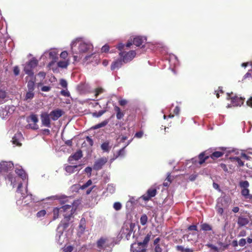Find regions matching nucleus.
Instances as JSON below:
<instances>
[{"instance_id":"f257e3e1","label":"nucleus","mask_w":252,"mask_h":252,"mask_svg":"<svg viewBox=\"0 0 252 252\" xmlns=\"http://www.w3.org/2000/svg\"><path fill=\"white\" fill-rule=\"evenodd\" d=\"M96 247L99 252H112L114 246V241L106 237H101L96 243Z\"/></svg>"},{"instance_id":"f03ea898","label":"nucleus","mask_w":252,"mask_h":252,"mask_svg":"<svg viewBox=\"0 0 252 252\" xmlns=\"http://www.w3.org/2000/svg\"><path fill=\"white\" fill-rule=\"evenodd\" d=\"M150 236L147 235L143 242L134 243L131 245L130 251L131 252H145L147 244L150 241Z\"/></svg>"},{"instance_id":"7ed1b4c3","label":"nucleus","mask_w":252,"mask_h":252,"mask_svg":"<svg viewBox=\"0 0 252 252\" xmlns=\"http://www.w3.org/2000/svg\"><path fill=\"white\" fill-rule=\"evenodd\" d=\"M78 44V50L80 53H87L93 46L91 44L82 41L80 39H76L73 41L71 44V48L73 50V47H75Z\"/></svg>"},{"instance_id":"20e7f679","label":"nucleus","mask_w":252,"mask_h":252,"mask_svg":"<svg viewBox=\"0 0 252 252\" xmlns=\"http://www.w3.org/2000/svg\"><path fill=\"white\" fill-rule=\"evenodd\" d=\"M37 64L38 61L34 58H32L26 63L24 68V72L30 77L34 76L33 69L37 66Z\"/></svg>"},{"instance_id":"39448f33","label":"nucleus","mask_w":252,"mask_h":252,"mask_svg":"<svg viewBox=\"0 0 252 252\" xmlns=\"http://www.w3.org/2000/svg\"><path fill=\"white\" fill-rule=\"evenodd\" d=\"M239 187L241 189V194L246 199L252 198V195L250 194L248 188L250 186L248 181H241L239 182Z\"/></svg>"},{"instance_id":"423d86ee","label":"nucleus","mask_w":252,"mask_h":252,"mask_svg":"<svg viewBox=\"0 0 252 252\" xmlns=\"http://www.w3.org/2000/svg\"><path fill=\"white\" fill-rule=\"evenodd\" d=\"M135 51L131 50L128 52L121 51L119 55L125 63L130 62L136 56Z\"/></svg>"},{"instance_id":"0eeeda50","label":"nucleus","mask_w":252,"mask_h":252,"mask_svg":"<svg viewBox=\"0 0 252 252\" xmlns=\"http://www.w3.org/2000/svg\"><path fill=\"white\" fill-rule=\"evenodd\" d=\"M73 203L70 205H65L60 208L56 207L53 209V220H55L59 218V214L65 213L68 210H72Z\"/></svg>"},{"instance_id":"6e6552de","label":"nucleus","mask_w":252,"mask_h":252,"mask_svg":"<svg viewBox=\"0 0 252 252\" xmlns=\"http://www.w3.org/2000/svg\"><path fill=\"white\" fill-rule=\"evenodd\" d=\"M14 168L13 164L9 161H2L0 163V174L5 175L9 172L13 170Z\"/></svg>"},{"instance_id":"1a4fd4ad","label":"nucleus","mask_w":252,"mask_h":252,"mask_svg":"<svg viewBox=\"0 0 252 252\" xmlns=\"http://www.w3.org/2000/svg\"><path fill=\"white\" fill-rule=\"evenodd\" d=\"M134 224L132 223L125 224L122 229V235L125 236L127 240H129L133 231Z\"/></svg>"},{"instance_id":"9d476101","label":"nucleus","mask_w":252,"mask_h":252,"mask_svg":"<svg viewBox=\"0 0 252 252\" xmlns=\"http://www.w3.org/2000/svg\"><path fill=\"white\" fill-rule=\"evenodd\" d=\"M40 118H41V121L42 125L43 126L48 127H51V117L49 114H48L47 112H43L40 115Z\"/></svg>"},{"instance_id":"9b49d317","label":"nucleus","mask_w":252,"mask_h":252,"mask_svg":"<svg viewBox=\"0 0 252 252\" xmlns=\"http://www.w3.org/2000/svg\"><path fill=\"white\" fill-rule=\"evenodd\" d=\"M157 190L155 188H150L148 189L146 193L141 196V198L144 201H147L150 200L152 197L156 195Z\"/></svg>"},{"instance_id":"f8f14e48","label":"nucleus","mask_w":252,"mask_h":252,"mask_svg":"<svg viewBox=\"0 0 252 252\" xmlns=\"http://www.w3.org/2000/svg\"><path fill=\"white\" fill-rule=\"evenodd\" d=\"M108 159L106 157H102L96 160L94 165V169L95 170H100L103 166L107 162Z\"/></svg>"},{"instance_id":"ddd939ff","label":"nucleus","mask_w":252,"mask_h":252,"mask_svg":"<svg viewBox=\"0 0 252 252\" xmlns=\"http://www.w3.org/2000/svg\"><path fill=\"white\" fill-rule=\"evenodd\" d=\"M81 165H65L64 167L65 171L69 174H72L76 171L79 172L81 168Z\"/></svg>"},{"instance_id":"4468645a","label":"nucleus","mask_w":252,"mask_h":252,"mask_svg":"<svg viewBox=\"0 0 252 252\" xmlns=\"http://www.w3.org/2000/svg\"><path fill=\"white\" fill-rule=\"evenodd\" d=\"M63 114V111L60 109H57L52 111L49 115H50L51 119L53 121L57 120L60 118Z\"/></svg>"},{"instance_id":"2eb2a0df","label":"nucleus","mask_w":252,"mask_h":252,"mask_svg":"<svg viewBox=\"0 0 252 252\" xmlns=\"http://www.w3.org/2000/svg\"><path fill=\"white\" fill-rule=\"evenodd\" d=\"M83 156L82 152L81 150H79L77 151L73 155H71L68 158V161L70 164H73L72 162L73 160H78L80 159Z\"/></svg>"},{"instance_id":"dca6fc26","label":"nucleus","mask_w":252,"mask_h":252,"mask_svg":"<svg viewBox=\"0 0 252 252\" xmlns=\"http://www.w3.org/2000/svg\"><path fill=\"white\" fill-rule=\"evenodd\" d=\"M22 138L23 136L21 133L17 132L13 137L12 142L13 144L19 146L21 145V141L22 139Z\"/></svg>"},{"instance_id":"f3484780","label":"nucleus","mask_w":252,"mask_h":252,"mask_svg":"<svg viewBox=\"0 0 252 252\" xmlns=\"http://www.w3.org/2000/svg\"><path fill=\"white\" fill-rule=\"evenodd\" d=\"M200 230L204 232H208L209 231H212V234H214V232L213 230V226L206 222L202 223L200 224Z\"/></svg>"},{"instance_id":"a211bd4d","label":"nucleus","mask_w":252,"mask_h":252,"mask_svg":"<svg viewBox=\"0 0 252 252\" xmlns=\"http://www.w3.org/2000/svg\"><path fill=\"white\" fill-rule=\"evenodd\" d=\"M14 111V107L13 106L7 105L1 111L0 114L5 116H8L9 114H11Z\"/></svg>"},{"instance_id":"6ab92c4d","label":"nucleus","mask_w":252,"mask_h":252,"mask_svg":"<svg viewBox=\"0 0 252 252\" xmlns=\"http://www.w3.org/2000/svg\"><path fill=\"white\" fill-rule=\"evenodd\" d=\"M124 63V62L121 59L116 60L111 64V69L114 70L116 69H119L121 67Z\"/></svg>"},{"instance_id":"aec40b11","label":"nucleus","mask_w":252,"mask_h":252,"mask_svg":"<svg viewBox=\"0 0 252 252\" xmlns=\"http://www.w3.org/2000/svg\"><path fill=\"white\" fill-rule=\"evenodd\" d=\"M209 158V156L206 153V151L200 153L198 156V162L199 165L204 163Z\"/></svg>"},{"instance_id":"412c9836","label":"nucleus","mask_w":252,"mask_h":252,"mask_svg":"<svg viewBox=\"0 0 252 252\" xmlns=\"http://www.w3.org/2000/svg\"><path fill=\"white\" fill-rule=\"evenodd\" d=\"M249 222V220L247 218L243 217H239L237 220V224L240 227L246 226Z\"/></svg>"},{"instance_id":"4be33fe9","label":"nucleus","mask_w":252,"mask_h":252,"mask_svg":"<svg viewBox=\"0 0 252 252\" xmlns=\"http://www.w3.org/2000/svg\"><path fill=\"white\" fill-rule=\"evenodd\" d=\"M232 104L234 106H241L244 103V99L242 97H239L237 96L236 97H233Z\"/></svg>"},{"instance_id":"5701e85b","label":"nucleus","mask_w":252,"mask_h":252,"mask_svg":"<svg viewBox=\"0 0 252 252\" xmlns=\"http://www.w3.org/2000/svg\"><path fill=\"white\" fill-rule=\"evenodd\" d=\"M35 77L33 76L31 77V79L28 81L27 84V87L28 91H33L34 90Z\"/></svg>"},{"instance_id":"b1692460","label":"nucleus","mask_w":252,"mask_h":252,"mask_svg":"<svg viewBox=\"0 0 252 252\" xmlns=\"http://www.w3.org/2000/svg\"><path fill=\"white\" fill-rule=\"evenodd\" d=\"M114 110L116 113V118L118 120H121L125 115V113L118 106H114Z\"/></svg>"},{"instance_id":"393cba45","label":"nucleus","mask_w":252,"mask_h":252,"mask_svg":"<svg viewBox=\"0 0 252 252\" xmlns=\"http://www.w3.org/2000/svg\"><path fill=\"white\" fill-rule=\"evenodd\" d=\"M5 175V178L6 180H7L9 182H11V185L14 187V183L15 182V178L13 176V175L10 173L8 172L6 173Z\"/></svg>"},{"instance_id":"a878e982","label":"nucleus","mask_w":252,"mask_h":252,"mask_svg":"<svg viewBox=\"0 0 252 252\" xmlns=\"http://www.w3.org/2000/svg\"><path fill=\"white\" fill-rule=\"evenodd\" d=\"M144 39L141 36H136L133 39V44L136 46H140L142 45Z\"/></svg>"},{"instance_id":"bb28decb","label":"nucleus","mask_w":252,"mask_h":252,"mask_svg":"<svg viewBox=\"0 0 252 252\" xmlns=\"http://www.w3.org/2000/svg\"><path fill=\"white\" fill-rule=\"evenodd\" d=\"M229 160H230L232 162H237L238 166H243L244 165V162L242 161V160L238 157H230Z\"/></svg>"},{"instance_id":"cd10ccee","label":"nucleus","mask_w":252,"mask_h":252,"mask_svg":"<svg viewBox=\"0 0 252 252\" xmlns=\"http://www.w3.org/2000/svg\"><path fill=\"white\" fill-rule=\"evenodd\" d=\"M57 55V53L54 51L50 52L49 54V58L52 59V61L50 63V65L53 64L55 62H56L57 60L58 59Z\"/></svg>"},{"instance_id":"c85d7f7f","label":"nucleus","mask_w":252,"mask_h":252,"mask_svg":"<svg viewBox=\"0 0 252 252\" xmlns=\"http://www.w3.org/2000/svg\"><path fill=\"white\" fill-rule=\"evenodd\" d=\"M224 153L222 152L216 151L213 153L209 157L212 158L213 159L218 158H219L221 157L223 155Z\"/></svg>"},{"instance_id":"c756f323","label":"nucleus","mask_w":252,"mask_h":252,"mask_svg":"<svg viewBox=\"0 0 252 252\" xmlns=\"http://www.w3.org/2000/svg\"><path fill=\"white\" fill-rule=\"evenodd\" d=\"M15 173L22 179H26V174L25 171L23 169H16Z\"/></svg>"},{"instance_id":"7c9ffc66","label":"nucleus","mask_w":252,"mask_h":252,"mask_svg":"<svg viewBox=\"0 0 252 252\" xmlns=\"http://www.w3.org/2000/svg\"><path fill=\"white\" fill-rule=\"evenodd\" d=\"M108 123V120H106L102 122L101 123L93 126L92 127V128L93 129H96L99 128L100 127H104V126H106Z\"/></svg>"},{"instance_id":"2f4dec72","label":"nucleus","mask_w":252,"mask_h":252,"mask_svg":"<svg viewBox=\"0 0 252 252\" xmlns=\"http://www.w3.org/2000/svg\"><path fill=\"white\" fill-rule=\"evenodd\" d=\"M30 118L31 121L34 123V126L32 128L34 129H37L38 126L36 124L38 122V119L37 116L36 115L32 114Z\"/></svg>"},{"instance_id":"473e14b6","label":"nucleus","mask_w":252,"mask_h":252,"mask_svg":"<svg viewBox=\"0 0 252 252\" xmlns=\"http://www.w3.org/2000/svg\"><path fill=\"white\" fill-rule=\"evenodd\" d=\"M101 149L105 152H108L111 147L109 146V142L108 141L103 143L101 145Z\"/></svg>"},{"instance_id":"72a5a7b5","label":"nucleus","mask_w":252,"mask_h":252,"mask_svg":"<svg viewBox=\"0 0 252 252\" xmlns=\"http://www.w3.org/2000/svg\"><path fill=\"white\" fill-rule=\"evenodd\" d=\"M206 246L210 248L211 250L213 251V252H219V249L212 244L208 243L206 245Z\"/></svg>"},{"instance_id":"f704fd0d","label":"nucleus","mask_w":252,"mask_h":252,"mask_svg":"<svg viewBox=\"0 0 252 252\" xmlns=\"http://www.w3.org/2000/svg\"><path fill=\"white\" fill-rule=\"evenodd\" d=\"M140 223L142 225H145L148 221V217L146 214H143L141 216L140 219Z\"/></svg>"},{"instance_id":"c9c22d12","label":"nucleus","mask_w":252,"mask_h":252,"mask_svg":"<svg viewBox=\"0 0 252 252\" xmlns=\"http://www.w3.org/2000/svg\"><path fill=\"white\" fill-rule=\"evenodd\" d=\"M218 244L220 246V247L219 249L220 251H224V250H226L228 248V245L225 243H223L221 242H218Z\"/></svg>"},{"instance_id":"e433bc0d","label":"nucleus","mask_w":252,"mask_h":252,"mask_svg":"<svg viewBox=\"0 0 252 252\" xmlns=\"http://www.w3.org/2000/svg\"><path fill=\"white\" fill-rule=\"evenodd\" d=\"M6 97V93L5 91L0 90V104L4 102V99Z\"/></svg>"},{"instance_id":"4c0bfd02","label":"nucleus","mask_w":252,"mask_h":252,"mask_svg":"<svg viewBox=\"0 0 252 252\" xmlns=\"http://www.w3.org/2000/svg\"><path fill=\"white\" fill-rule=\"evenodd\" d=\"M34 93L33 91H28L26 94L25 99L27 100L32 99L34 97Z\"/></svg>"},{"instance_id":"58836bf2","label":"nucleus","mask_w":252,"mask_h":252,"mask_svg":"<svg viewBox=\"0 0 252 252\" xmlns=\"http://www.w3.org/2000/svg\"><path fill=\"white\" fill-rule=\"evenodd\" d=\"M126 147V146H125L124 148H123L121 149H120L118 151L117 155L115 156V158H113V159H112L111 160H114V159H116V158H118L120 156H124L125 153V149Z\"/></svg>"},{"instance_id":"ea45409f","label":"nucleus","mask_w":252,"mask_h":252,"mask_svg":"<svg viewBox=\"0 0 252 252\" xmlns=\"http://www.w3.org/2000/svg\"><path fill=\"white\" fill-rule=\"evenodd\" d=\"M171 183V176L169 174L167 178H166V179L165 180L164 182H163V185L164 187H168Z\"/></svg>"},{"instance_id":"a19ab883","label":"nucleus","mask_w":252,"mask_h":252,"mask_svg":"<svg viewBox=\"0 0 252 252\" xmlns=\"http://www.w3.org/2000/svg\"><path fill=\"white\" fill-rule=\"evenodd\" d=\"M68 65V63L66 61H60L58 63V66L61 68H66Z\"/></svg>"},{"instance_id":"79ce46f5","label":"nucleus","mask_w":252,"mask_h":252,"mask_svg":"<svg viewBox=\"0 0 252 252\" xmlns=\"http://www.w3.org/2000/svg\"><path fill=\"white\" fill-rule=\"evenodd\" d=\"M92 184V181L91 179L89 180L86 183L82 185L80 189H84Z\"/></svg>"},{"instance_id":"37998d69","label":"nucleus","mask_w":252,"mask_h":252,"mask_svg":"<svg viewBox=\"0 0 252 252\" xmlns=\"http://www.w3.org/2000/svg\"><path fill=\"white\" fill-rule=\"evenodd\" d=\"M105 112H106L105 110H100L98 112H95L93 113L92 115L94 117L98 118V117H99L101 116H102Z\"/></svg>"},{"instance_id":"c03bdc74","label":"nucleus","mask_w":252,"mask_h":252,"mask_svg":"<svg viewBox=\"0 0 252 252\" xmlns=\"http://www.w3.org/2000/svg\"><path fill=\"white\" fill-rule=\"evenodd\" d=\"M175 249L177 252H185L186 248L182 245H177L175 247Z\"/></svg>"},{"instance_id":"a18cd8bd","label":"nucleus","mask_w":252,"mask_h":252,"mask_svg":"<svg viewBox=\"0 0 252 252\" xmlns=\"http://www.w3.org/2000/svg\"><path fill=\"white\" fill-rule=\"evenodd\" d=\"M237 96L235 94H234L233 93H227V99L228 100H231V102H232L233 97H236Z\"/></svg>"},{"instance_id":"49530a36","label":"nucleus","mask_w":252,"mask_h":252,"mask_svg":"<svg viewBox=\"0 0 252 252\" xmlns=\"http://www.w3.org/2000/svg\"><path fill=\"white\" fill-rule=\"evenodd\" d=\"M46 214V211L45 210H42L37 213L36 216L38 218L44 217Z\"/></svg>"},{"instance_id":"de8ad7c7","label":"nucleus","mask_w":252,"mask_h":252,"mask_svg":"<svg viewBox=\"0 0 252 252\" xmlns=\"http://www.w3.org/2000/svg\"><path fill=\"white\" fill-rule=\"evenodd\" d=\"M114 208L116 210H120L122 208V205L120 202H115L113 205Z\"/></svg>"},{"instance_id":"09e8293b","label":"nucleus","mask_w":252,"mask_h":252,"mask_svg":"<svg viewBox=\"0 0 252 252\" xmlns=\"http://www.w3.org/2000/svg\"><path fill=\"white\" fill-rule=\"evenodd\" d=\"M216 210L217 213L220 214V215H222L223 213V208L219 206V205H217L216 206Z\"/></svg>"},{"instance_id":"8fccbe9b","label":"nucleus","mask_w":252,"mask_h":252,"mask_svg":"<svg viewBox=\"0 0 252 252\" xmlns=\"http://www.w3.org/2000/svg\"><path fill=\"white\" fill-rule=\"evenodd\" d=\"M104 90L101 88H96L95 90V96L97 97L99 94L102 93Z\"/></svg>"},{"instance_id":"3c124183","label":"nucleus","mask_w":252,"mask_h":252,"mask_svg":"<svg viewBox=\"0 0 252 252\" xmlns=\"http://www.w3.org/2000/svg\"><path fill=\"white\" fill-rule=\"evenodd\" d=\"M71 209L70 210L71 212H72V210H71ZM73 213L71 212L69 214L67 215L66 214H64L63 215L64 216V219L66 220L68 222L70 220V218H71L72 216Z\"/></svg>"},{"instance_id":"603ef678","label":"nucleus","mask_w":252,"mask_h":252,"mask_svg":"<svg viewBox=\"0 0 252 252\" xmlns=\"http://www.w3.org/2000/svg\"><path fill=\"white\" fill-rule=\"evenodd\" d=\"M60 84L61 86L64 88H66L67 86V83L66 81L64 79H61L60 80Z\"/></svg>"},{"instance_id":"864d4df0","label":"nucleus","mask_w":252,"mask_h":252,"mask_svg":"<svg viewBox=\"0 0 252 252\" xmlns=\"http://www.w3.org/2000/svg\"><path fill=\"white\" fill-rule=\"evenodd\" d=\"M227 165L230 167V164L226 165L224 163H220L219 166L221 167V169H223L224 171L227 172H228V169L227 167Z\"/></svg>"},{"instance_id":"5fc2aeb1","label":"nucleus","mask_w":252,"mask_h":252,"mask_svg":"<svg viewBox=\"0 0 252 252\" xmlns=\"http://www.w3.org/2000/svg\"><path fill=\"white\" fill-rule=\"evenodd\" d=\"M128 103V101L127 100L125 99H122L119 100V104L120 105L122 106H124L126 105Z\"/></svg>"},{"instance_id":"6e6d98bb","label":"nucleus","mask_w":252,"mask_h":252,"mask_svg":"<svg viewBox=\"0 0 252 252\" xmlns=\"http://www.w3.org/2000/svg\"><path fill=\"white\" fill-rule=\"evenodd\" d=\"M60 94H62V95H63L64 96L68 97L70 95V93L67 90H62L60 92Z\"/></svg>"},{"instance_id":"4d7b16f0","label":"nucleus","mask_w":252,"mask_h":252,"mask_svg":"<svg viewBox=\"0 0 252 252\" xmlns=\"http://www.w3.org/2000/svg\"><path fill=\"white\" fill-rule=\"evenodd\" d=\"M188 230L189 231H197L196 225H191L188 227Z\"/></svg>"},{"instance_id":"13d9d810","label":"nucleus","mask_w":252,"mask_h":252,"mask_svg":"<svg viewBox=\"0 0 252 252\" xmlns=\"http://www.w3.org/2000/svg\"><path fill=\"white\" fill-rule=\"evenodd\" d=\"M109 50V46L107 44L103 46L101 49V52H104V53H107V52H108Z\"/></svg>"},{"instance_id":"bf43d9fd","label":"nucleus","mask_w":252,"mask_h":252,"mask_svg":"<svg viewBox=\"0 0 252 252\" xmlns=\"http://www.w3.org/2000/svg\"><path fill=\"white\" fill-rule=\"evenodd\" d=\"M155 252H165L159 246V245L156 246Z\"/></svg>"},{"instance_id":"052dcab7","label":"nucleus","mask_w":252,"mask_h":252,"mask_svg":"<svg viewBox=\"0 0 252 252\" xmlns=\"http://www.w3.org/2000/svg\"><path fill=\"white\" fill-rule=\"evenodd\" d=\"M246 244V241L245 239L242 238L239 241V245L241 247L244 246Z\"/></svg>"},{"instance_id":"680f3d73","label":"nucleus","mask_w":252,"mask_h":252,"mask_svg":"<svg viewBox=\"0 0 252 252\" xmlns=\"http://www.w3.org/2000/svg\"><path fill=\"white\" fill-rule=\"evenodd\" d=\"M73 250V247L71 246H68L64 248V252H71Z\"/></svg>"},{"instance_id":"e2e57ef3","label":"nucleus","mask_w":252,"mask_h":252,"mask_svg":"<svg viewBox=\"0 0 252 252\" xmlns=\"http://www.w3.org/2000/svg\"><path fill=\"white\" fill-rule=\"evenodd\" d=\"M86 140L88 142L89 144L91 146H92L94 144V142H93V139L89 136H87L86 138Z\"/></svg>"},{"instance_id":"0e129e2a","label":"nucleus","mask_w":252,"mask_h":252,"mask_svg":"<svg viewBox=\"0 0 252 252\" xmlns=\"http://www.w3.org/2000/svg\"><path fill=\"white\" fill-rule=\"evenodd\" d=\"M68 53L66 51H64L62 52L60 54L61 58L65 59L67 57Z\"/></svg>"},{"instance_id":"69168bd1","label":"nucleus","mask_w":252,"mask_h":252,"mask_svg":"<svg viewBox=\"0 0 252 252\" xmlns=\"http://www.w3.org/2000/svg\"><path fill=\"white\" fill-rule=\"evenodd\" d=\"M195 233H189L187 235V238H188L189 240H193V238H192V237L193 236L195 237Z\"/></svg>"},{"instance_id":"338daca9","label":"nucleus","mask_w":252,"mask_h":252,"mask_svg":"<svg viewBox=\"0 0 252 252\" xmlns=\"http://www.w3.org/2000/svg\"><path fill=\"white\" fill-rule=\"evenodd\" d=\"M41 90L43 92H48L51 90V87L49 86H44L41 88Z\"/></svg>"},{"instance_id":"774afa93","label":"nucleus","mask_w":252,"mask_h":252,"mask_svg":"<svg viewBox=\"0 0 252 252\" xmlns=\"http://www.w3.org/2000/svg\"><path fill=\"white\" fill-rule=\"evenodd\" d=\"M247 104L248 106L252 107V96L247 101Z\"/></svg>"}]
</instances>
